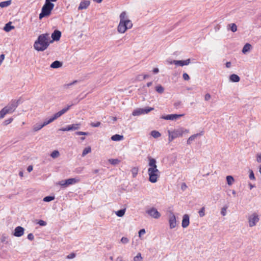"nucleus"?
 <instances>
[{"mask_svg": "<svg viewBox=\"0 0 261 261\" xmlns=\"http://www.w3.org/2000/svg\"><path fill=\"white\" fill-rule=\"evenodd\" d=\"M33 166L30 165V166H28V167L27 168V170L29 172H30L33 170Z\"/></svg>", "mask_w": 261, "mask_h": 261, "instance_id": "obj_63", "label": "nucleus"}, {"mask_svg": "<svg viewBox=\"0 0 261 261\" xmlns=\"http://www.w3.org/2000/svg\"><path fill=\"white\" fill-rule=\"evenodd\" d=\"M211 98V96L209 93H206L204 96V100L205 101L209 100Z\"/></svg>", "mask_w": 261, "mask_h": 261, "instance_id": "obj_55", "label": "nucleus"}, {"mask_svg": "<svg viewBox=\"0 0 261 261\" xmlns=\"http://www.w3.org/2000/svg\"><path fill=\"white\" fill-rule=\"evenodd\" d=\"M168 134H169V142H171L173 139H174L175 138L174 137V136L172 135V134L171 133L170 130H168Z\"/></svg>", "mask_w": 261, "mask_h": 261, "instance_id": "obj_45", "label": "nucleus"}, {"mask_svg": "<svg viewBox=\"0 0 261 261\" xmlns=\"http://www.w3.org/2000/svg\"><path fill=\"white\" fill-rule=\"evenodd\" d=\"M187 188L186 184L184 182L181 184V189L182 191H185Z\"/></svg>", "mask_w": 261, "mask_h": 261, "instance_id": "obj_60", "label": "nucleus"}, {"mask_svg": "<svg viewBox=\"0 0 261 261\" xmlns=\"http://www.w3.org/2000/svg\"><path fill=\"white\" fill-rule=\"evenodd\" d=\"M250 174H249V178L251 180H254L255 179L254 174L253 173V172L252 170H249Z\"/></svg>", "mask_w": 261, "mask_h": 261, "instance_id": "obj_49", "label": "nucleus"}, {"mask_svg": "<svg viewBox=\"0 0 261 261\" xmlns=\"http://www.w3.org/2000/svg\"><path fill=\"white\" fill-rule=\"evenodd\" d=\"M123 139V136L122 135H120L118 134H116L112 136L111 139L114 141H118L122 140Z\"/></svg>", "mask_w": 261, "mask_h": 261, "instance_id": "obj_22", "label": "nucleus"}, {"mask_svg": "<svg viewBox=\"0 0 261 261\" xmlns=\"http://www.w3.org/2000/svg\"><path fill=\"white\" fill-rule=\"evenodd\" d=\"M72 105L70 106H68L66 108H65L63 109L62 110L60 111L59 112L56 113L53 116V119L56 120L60 116H61L62 115H63L64 113H65L70 108V107Z\"/></svg>", "mask_w": 261, "mask_h": 261, "instance_id": "obj_13", "label": "nucleus"}, {"mask_svg": "<svg viewBox=\"0 0 261 261\" xmlns=\"http://www.w3.org/2000/svg\"><path fill=\"white\" fill-rule=\"evenodd\" d=\"M40 226H45L47 224V223L43 221V220H39L38 223H37Z\"/></svg>", "mask_w": 261, "mask_h": 261, "instance_id": "obj_51", "label": "nucleus"}, {"mask_svg": "<svg viewBox=\"0 0 261 261\" xmlns=\"http://www.w3.org/2000/svg\"><path fill=\"white\" fill-rule=\"evenodd\" d=\"M226 180H227V184L229 186H230L232 184V183L234 181V178L232 176L228 175L226 176Z\"/></svg>", "mask_w": 261, "mask_h": 261, "instance_id": "obj_29", "label": "nucleus"}, {"mask_svg": "<svg viewBox=\"0 0 261 261\" xmlns=\"http://www.w3.org/2000/svg\"><path fill=\"white\" fill-rule=\"evenodd\" d=\"M42 127H43V125L37 123L33 126V130L34 132H37L40 129H41Z\"/></svg>", "mask_w": 261, "mask_h": 261, "instance_id": "obj_32", "label": "nucleus"}, {"mask_svg": "<svg viewBox=\"0 0 261 261\" xmlns=\"http://www.w3.org/2000/svg\"><path fill=\"white\" fill-rule=\"evenodd\" d=\"M148 174L149 175V181L152 183H155L158 181L160 177V171L157 168L156 161L150 156H148Z\"/></svg>", "mask_w": 261, "mask_h": 261, "instance_id": "obj_2", "label": "nucleus"}, {"mask_svg": "<svg viewBox=\"0 0 261 261\" xmlns=\"http://www.w3.org/2000/svg\"><path fill=\"white\" fill-rule=\"evenodd\" d=\"M59 155L60 153L58 150H54L50 154V156L54 159L58 158Z\"/></svg>", "mask_w": 261, "mask_h": 261, "instance_id": "obj_37", "label": "nucleus"}, {"mask_svg": "<svg viewBox=\"0 0 261 261\" xmlns=\"http://www.w3.org/2000/svg\"><path fill=\"white\" fill-rule=\"evenodd\" d=\"M132 27L133 23L131 21H120L117 27V31L120 33H124Z\"/></svg>", "mask_w": 261, "mask_h": 261, "instance_id": "obj_5", "label": "nucleus"}, {"mask_svg": "<svg viewBox=\"0 0 261 261\" xmlns=\"http://www.w3.org/2000/svg\"><path fill=\"white\" fill-rule=\"evenodd\" d=\"M54 7V4L53 3L45 1L44 5L42 8L41 12L39 14V19H41L44 17L48 16L50 14Z\"/></svg>", "mask_w": 261, "mask_h": 261, "instance_id": "obj_3", "label": "nucleus"}, {"mask_svg": "<svg viewBox=\"0 0 261 261\" xmlns=\"http://www.w3.org/2000/svg\"><path fill=\"white\" fill-rule=\"evenodd\" d=\"M187 129H185L184 128L180 127L176 129H174L173 131H171V133L176 138L178 137L182 136L184 132H187Z\"/></svg>", "mask_w": 261, "mask_h": 261, "instance_id": "obj_9", "label": "nucleus"}, {"mask_svg": "<svg viewBox=\"0 0 261 261\" xmlns=\"http://www.w3.org/2000/svg\"><path fill=\"white\" fill-rule=\"evenodd\" d=\"M125 212V208L121 209V210L116 212V214L117 216H118L119 217H121L124 215Z\"/></svg>", "mask_w": 261, "mask_h": 261, "instance_id": "obj_28", "label": "nucleus"}, {"mask_svg": "<svg viewBox=\"0 0 261 261\" xmlns=\"http://www.w3.org/2000/svg\"><path fill=\"white\" fill-rule=\"evenodd\" d=\"M7 239V237L6 236H5L4 235H3L2 238H1V242H4L6 241Z\"/></svg>", "mask_w": 261, "mask_h": 261, "instance_id": "obj_64", "label": "nucleus"}, {"mask_svg": "<svg viewBox=\"0 0 261 261\" xmlns=\"http://www.w3.org/2000/svg\"><path fill=\"white\" fill-rule=\"evenodd\" d=\"M53 42V40H51L49 34L45 33L40 35L37 39L34 44V48L37 51H44L49 45L50 43Z\"/></svg>", "mask_w": 261, "mask_h": 261, "instance_id": "obj_1", "label": "nucleus"}, {"mask_svg": "<svg viewBox=\"0 0 261 261\" xmlns=\"http://www.w3.org/2000/svg\"><path fill=\"white\" fill-rule=\"evenodd\" d=\"M28 239L29 240H31V241H32L34 240V235L30 233H29L28 235Z\"/></svg>", "mask_w": 261, "mask_h": 261, "instance_id": "obj_58", "label": "nucleus"}, {"mask_svg": "<svg viewBox=\"0 0 261 261\" xmlns=\"http://www.w3.org/2000/svg\"><path fill=\"white\" fill-rule=\"evenodd\" d=\"M130 21L128 19L125 11L122 12L120 15V21Z\"/></svg>", "mask_w": 261, "mask_h": 261, "instance_id": "obj_18", "label": "nucleus"}, {"mask_svg": "<svg viewBox=\"0 0 261 261\" xmlns=\"http://www.w3.org/2000/svg\"><path fill=\"white\" fill-rule=\"evenodd\" d=\"M76 255H75V253L72 252L70 254H69V255H68L66 257L68 259H72L73 258H74L75 257Z\"/></svg>", "mask_w": 261, "mask_h": 261, "instance_id": "obj_52", "label": "nucleus"}, {"mask_svg": "<svg viewBox=\"0 0 261 261\" xmlns=\"http://www.w3.org/2000/svg\"><path fill=\"white\" fill-rule=\"evenodd\" d=\"M58 184L60 185V186H62L64 187H67V184H65V180H63L60 181L59 182Z\"/></svg>", "mask_w": 261, "mask_h": 261, "instance_id": "obj_57", "label": "nucleus"}, {"mask_svg": "<svg viewBox=\"0 0 261 261\" xmlns=\"http://www.w3.org/2000/svg\"><path fill=\"white\" fill-rule=\"evenodd\" d=\"M200 135H201V134H200V133L192 135L188 139L187 142V144L189 145L191 144V142L195 140L198 136H200Z\"/></svg>", "mask_w": 261, "mask_h": 261, "instance_id": "obj_20", "label": "nucleus"}, {"mask_svg": "<svg viewBox=\"0 0 261 261\" xmlns=\"http://www.w3.org/2000/svg\"><path fill=\"white\" fill-rule=\"evenodd\" d=\"M182 77L183 79L186 81H188L190 79V77L187 73H184L182 75Z\"/></svg>", "mask_w": 261, "mask_h": 261, "instance_id": "obj_54", "label": "nucleus"}, {"mask_svg": "<svg viewBox=\"0 0 261 261\" xmlns=\"http://www.w3.org/2000/svg\"><path fill=\"white\" fill-rule=\"evenodd\" d=\"M7 114L9 113H8V111H7L6 109L4 108L0 111V119L3 118Z\"/></svg>", "mask_w": 261, "mask_h": 261, "instance_id": "obj_33", "label": "nucleus"}, {"mask_svg": "<svg viewBox=\"0 0 261 261\" xmlns=\"http://www.w3.org/2000/svg\"><path fill=\"white\" fill-rule=\"evenodd\" d=\"M80 125L81 124L80 123H76L70 125L71 130H75L79 129Z\"/></svg>", "mask_w": 261, "mask_h": 261, "instance_id": "obj_36", "label": "nucleus"}, {"mask_svg": "<svg viewBox=\"0 0 261 261\" xmlns=\"http://www.w3.org/2000/svg\"><path fill=\"white\" fill-rule=\"evenodd\" d=\"M229 80L232 82L237 83L240 81V78L238 75L236 74H232L230 75Z\"/></svg>", "mask_w": 261, "mask_h": 261, "instance_id": "obj_19", "label": "nucleus"}, {"mask_svg": "<svg viewBox=\"0 0 261 261\" xmlns=\"http://www.w3.org/2000/svg\"><path fill=\"white\" fill-rule=\"evenodd\" d=\"M129 242V239L126 237H122L121 239V242L123 244H127Z\"/></svg>", "mask_w": 261, "mask_h": 261, "instance_id": "obj_46", "label": "nucleus"}, {"mask_svg": "<svg viewBox=\"0 0 261 261\" xmlns=\"http://www.w3.org/2000/svg\"><path fill=\"white\" fill-rule=\"evenodd\" d=\"M190 59H188L186 60H173L170 62V64H174L176 65H179L183 66L184 65H188L190 63Z\"/></svg>", "mask_w": 261, "mask_h": 261, "instance_id": "obj_10", "label": "nucleus"}, {"mask_svg": "<svg viewBox=\"0 0 261 261\" xmlns=\"http://www.w3.org/2000/svg\"><path fill=\"white\" fill-rule=\"evenodd\" d=\"M170 218L169 220V226L170 229L175 228L176 226V217L173 212H170Z\"/></svg>", "mask_w": 261, "mask_h": 261, "instance_id": "obj_8", "label": "nucleus"}, {"mask_svg": "<svg viewBox=\"0 0 261 261\" xmlns=\"http://www.w3.org/2000/svg\"><path fill=\"white\" fill-rule=\"evenodd\" d=\"M91 148L90 146L86 147L85 148H84V149L83 151L82 156H85L88 153L91 152Z\"/></svg>", "mask_w": 261, "mask_h": 261, "instance_id": "obj_31", "label": "nucleus"}, {"mask_svg": "<svg viewBox=\"0 0 261 261\" xmlns=\"http://www.w3.org/2000/svg\"><path fill=\"white\" fill-rule=\"evenodd\" d=\"M155 90L159 93L162 94L164 91V87L162 85H158L157 86L155 87Z\"/></svg>", "mask_w": 261, "mask_h": 261, "instance_id": "obj_30", "label": "nucleus"}, {"mask_svg": "<svg viewBox=\"0 0 261 261\" xmlns=\"http://www.w3.org/2000/svg\"><path fill=\"white\" fill-rule=\"evenodd\" d=\"M199 216L202 217L205 215V207H202L198 212Z\"/></svg>", "mask_w": 261, "mask_h": 261, "instance_id": "obj_40", "label": "nucleus"}, {"mask_svg": "<svg viewBox=\"0 0 261 261\" xmlns=\"http://www.w3.org/2000/svg\"><path fill=\"white\" fill-rule=\"evenodd\" d=\"M150 135L154 138H158L161 136V133L156 130H152L150 133Z\"/></svg>", "mask_w": 261, "mask_h": 261, "instance_id": "obj_27", "label": "nucleus"}, {"mask_svg": "<svg viewBox=\"0 0 261 261\" xmlns=\"http://www.w3.org/2000/svg\"><path fill=\"white\" fill-rule=\"evenodd\" d=\"M59 130L64 131V132L71 130V127H70V125H67L66 127L62 128L60 129Z\"/></svg>", "mask_w": 261, "mask_h": 261, "instance_id": "obj_48", "label": "nucleus"}, {"mask_svg": "<svg viewBox=\"0 0 261 261\" xmlns=\"http://www.w3.org/2000/svg\"><path fill=\"white\" fill-rule=\"evenodd\" d=\"M256 161L258 163H261V154H257Z\"/></svg>", "mask_w": 261, "mask_h": 261, "instance_id": "obj_61", "label": "nucleus"}, {"mask_svg": "<svg viewBox=\"0 0 261 261\" xmlns=\"http://www.w3.org/2000/svg\"><path fill=\"white\" fill-rule=\"evenodd\" d=\"M75 134L77 135L88 136L89 135V133L88 132H76L75 133Z\"/></svg>", "mask_w": 261, "mask_h": 261, "instance_id": "obj_47", "label": "nucleus"}, {"mask_svg": "<svg viewBox=\"0 0 261 261\" xmlns=\"http://www.w3.org/2000/svg\"><path fill=\"white\" fill-rule=\"evenodd\" d=\"M251 48V45L249 43H246L244 46L243 49H242V53L243 54H246L247 52L249 51Z\"/></svg>", "mask_w": 261, "mask_h": 261, "instance_id": "obj_24", "label": "nucleus"}, {"mask_svg": "<svg viewBox=\"0 0 261 261\" xmlns=\"http://www.w3.org/2000/svg\"><path fill=\"white\" fill-rule=\"evenodd\" d=\"M62 64V62L59 61H55L51 64L50 67L52 68H58L61 67Z\"/></svg>", "mask_w": 261, "mask_h": 261, "instance_id": "obj_17", "label": "nucleus"}, {"mask_svg": "<svg viewBox=\"0 0 261 261\" xmlns=\"http://www.w3.org/2000/svg\"><path fill=\"white\" fill-rule=\"evenodd\" d=\"M142 259V257L141 256V254L140 253H138L137 255L134 257V261H140Z\"/></svg>", "mask_w": 261, "mask_h": 261, "instance_id": "obj_42", "label": "nucleus"}, {"mask_svg": "<svg viewBox=\"0 0 261 261\" xmlns=\"http://www.w3.org/2000/svg\"><path fill=\"white\" fill-rule=\"evenodd\" d=\"M24 229L21 226H17L15 228L13 235L17 237H21L24 234Z\"/></svg>", "mask_w": 261, "mask_h": 261, "instance_id": "obj_12", "label": "nucleus"}, {"mask_svg": "<svg viewBox=\"0 0 261 261\" xmlns=\"http://www.w3.org/2000/svg\"><path fill=\"white\" fill-rule=\"evenodd\" d=\"M131 172H132V175H133V177H135L137 174H138V168H137V167H134L132 168V170H131Z\"/></svg>", "mask_w": 261, "mask_h": 261, "instance_id": "obj_38", "label": "nucleus"}, {"mask_svg": "<svg viewBox=\"0 0 261 261\" xmlns=\"http://www.w3.org/2000/svg\"><path fill=\"white\" fill-rule=\"evenodd\" d=\"M226 209L227 207H223L221 209V214L222 216H224L226 214Z\"/></svg>", "mask_w": 261, "mask_h": 261, "instance_id": "obj_53", "label": "nucleus"}, {"mask_svg": "<svg viewBox=\"0 0 261 261\" xmlns=\"http://www.w3.org/2000/svg\"><path fill=\"white\" fill-rule=\"evenodd\" d=\"M77 82L78 81L77 80H75L70 83L64 85L63 87L65 88H68L70 86L73 85Z\"/></svg>", "mask_w": 261, "mask_h": 261, "instance_id": "obj_41", "label": "nucleus"}, {"mask_svg": "<svg viewBox=\"0 0 261 261\" xmlns=\"http://www.w3.org/2000/svg\"><path fill=\"white\" fill-rule=\"evenodd\" d=\"M259 221L258 216L254 213L250 215L248 218V222L250 227H253L256 225V223Z\"/></svg>", "mask_w": 261, "mask_h": 261, "instance_id": "obj_6", "label": "nucleus"}, {"mask_svg": "<svg viewBox=\"0 0 261 261\" xmlns=\"http://www.w3.org/2000/svg\"><path fill=\"white\" fill-rule=\"evenodd\" d=\"M229 25L230 27V30L232 32H235L237 30V26L235 23L229 24Z\"/></svg>", "mask_w": 261, "mask_h": 261, "instance_id": "obj_39", "label": "nucleus"}, {"mask_svg": "<svg viewBox=\"0 0 261 261\" xmlns=\"http://www.w3.org/2000/svg\"><path fill=\"white\" fill-rule=\"evenodd\" d=\"M13 119L12 118H10L8 119H7V120H5L4 122H3V124L4 125H8L9 124H10V123H11L13 121Z\"/></svg>", "mask_w": 261, "mask_h": 261, "instance_id": "obj_44", "label": "nucleus"}, {"mask_svg": "<svg viewBox=\"0 0 261 261\" xmlns=\"http://www.w3.org/2000/svg\"><path fill=\"white\" fill-rule=\"evenodd\" d=\"M120 160H119L118 159H109V162L112 164V165H117V164H118L119 163H120Z\"/></svg>", "mask_w": 261, "mask_h": 261, "instance_id": "obj_34", "label": "nucleus"}, {"mask_svg": "<svg viewBox=\"0 0 261 261\" xmlns=\"http://www.w3.org/2000/svg\"><path fill=\"white\" fill-rule=\"evenodd\" d=\"M132 114L134 116H139L141 114H144L143 108H139L135 110Z\"/></svg>", "mask_w": 261, "mask_h": 261, "instance_id": "obj_23", "label": "nucleus"}, {"mask_svg": "<svg viewBox=\"0 0 261 261\" xmlns=\"http://www.w3.org/2000/svg\"><path fill=\"white\" fill-rule=\"evenodd\" d=\"M153 109H154L153 108H149V107L143 108L144 114H147L148 113H149L151 111L153 110Z\"/></svg>", "mask_w": 261, "mask_h": 261, "instance_id": "obj_43", "label": "nucleus"}, {"mask_svg": "<svg viewBox=\"0 0 261 261\" xmlns=\"http://www.w3.org/2000/svg\"><path fill=\"white\" fill-rule=\"evenodd\" d=\"M77 181V180H76L75 178H71L65 180V184H67V186H68L70 185H72L74 183H76Z\"/></svg>", "mask_w": 261, "mask_h": 261, "instance_id": "obj_25", "label": "nucleus"}, {"mask_svg": "<svg viewBox=\"0 0 261 261\" xmlns=\"http://www.w3.org/2000/svg\"><path fill=\"white\" fill-rule=\"evenodd\" d=\"M184 116V114H170L166 116H162L161 118L165 120H176Z\"/></svg>", "mask_w": 261, "mask_h": 261, "instance_id": "obj_11", "label": "nucleus"}, {"mask_svg": "<svg viewBox=\"0 0 261 261\" xmlns=\"http://www.w3.org/2000/svg\"><path fill=\"white\" fill-rule=\"evenodd\" d=\"M181 101H177L174 103V106L175 108L178 109L181 105Z\"/></svg>", "mask_w": 261, "mask_h": 261, "instance_id": "obj_56", "label": "nucleus"}, {"mask_svg": "<svg viewBox=\"0 0 261 261\" xmlns=\"http://www.w3.org/2000/svg\"><path fill=\"white\" fill-rule=\"evenodd\" d=\"M4 58H5V55L2 54L0 56V65H1L2 62H3V61L4 60Z\"/></svg>", "mask_w": 261, "mask_h": 261, "instance_id": "obj_62", "label": "nucleus"}, {"mask_svg": "<svg viewBox=\"0 0 261 261\" xmlns=\"http://www.w3.org/2000/svg\"><path fill=\"white\" fill-rule=\"evenodd\" d=\"M146 213L151 217L155 219H158L161 217L160 213L158 211V210L152 207L147 211H146Z\"/></svg>", "mask_w": 261, "mask_h": 261, "instance_id": "obj_7", "label": "nucleus"}, {"mask_svg": "<svg viewBox=\"0 0 261 261\" xmlns=\"http://www.w3.org/2000/svg\"><path fill=\"white\" fill-rule=\"evenodd\" d=\"M55 198L54 196H47L43 198V201L45 202H50Z\"/></svg>", "mask_w": 261, "mask_h": 261, "instance_id": "obj_35", "label": "nucleus"}, {"mask_svg": "<svg viewBox=\"0 0 261 261\" xmlns=\"http://www.w3.org/2000/svg\"><path fill=\"white\" fill-rule=\"evenodd\" d=\"M101 124V123L100 122H97L96 123L92 122L90 123V125L94 127H98Z\"/></svg>", "mask_w": 261, "mask_h": 261, "instance_id": "obj_50", "label": "nucleus"}, {"mask_svg": "<svg viewBox=\"0 0 261 261\" xmlns=\"http://www.w3.org/2000/svg\"><path fill=\"white\" fill-rule=\"evenodd\" d=\"M145 230L144 229H141L139 231V236L140 237L142 235L145 234Z\"/></svg>", "mask_w": 261, "mask_h": 261, "instance_id": "obj_59", "label": "nucleus"}, {"mask_svg": "<svg viewBox=\"0 0 261 261\" xmlns=\"http://www.w3.org/2000/svg\"><path fill=\"white\" fill-rule=\"evenodd\" d=\"M21 98L19 97L17 100L12 99L6 107L7 111L9 114L12 113L16 110L18 106L21 103Z\"/></svg>", "mask_w": 261, "mask_h": 261, "instance_id": "obj_4", "label": "nucleus"}, {"mask_svg": "<svg viewBox=\"0 0 261 261\" xmlns=\"http://www.w3.org/2000/svg\"><path fill=\"white\" fill-rule=\"evenodd\" d=\"M190 218L188 214H185L183 216L182 222H181V226L183 228H186L187 227L189 224H190Z\"/></svg>", "mask_w": 261, "mask_h": 261, "instance_id": "obj_14", "label": "nucleus"}, {"mask_svg": "<svg viewBox=\"0 0 261 261\" xmlns=\"http://www.w3.org/2000/svg\"><path fill=\"white\" fill-rule=\"evenodd\" d=\"M11 4V0H8L7 1L2 2L0 3V7L1 8H5L8 7Z\"/></svg>", "mask_w": 261, "mask_h": 261, "instance_id": "obj_26", "label": "nucleus"}, {"mask_svg": "<svg viewBox=\"0 0 261 261\" xmlns=\"http://www.w3.org/2000/svg\"><path fill=\"white\" fill-rule=\"evenodd\" d=\"M90 4V2L89 1H84L81 2L78 9L79 10H83L86 9L89 6Z\"/></svg>", "mask_w": 261, "mask_h": 261, "instance_id": "obj_16", "label": "nucleus"}, {"mask_svg": "<svg viewBox=\"0 0 261 261\" xmlns=\"http://www.w3.org/2000/svg\"><path fill=\"white\" fill-rule=\"evenodd\" d=\"M13 29H14V27L11 25V22L6 23L4 28V30L7 32H10Z\"/></svg>", "mask_w": 261, "mask_h": 261, "instance_id": "obj_21", "label": "nucleus"}, {"mask_svg": "<svg viewBox=\"0 0 261 261\" xmlns=\"http://www.w3.org/2000/svg\"><path fill=\"white\" fill-rule=\"evenodd\" d=\"M61 37V32L57 30H56L51 34L52 40L54 41H58Z\"/></svg>", "mask_w": 261, "mask_h": 261, "instance_id": "obj_15", "label": "nucleus"}]
</instances>
